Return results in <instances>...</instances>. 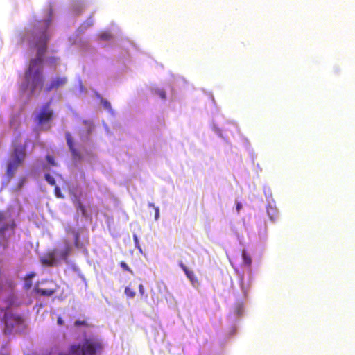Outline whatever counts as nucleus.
<instances>
[{
  "mask_svg": "<svg viewBox=\"0 0 355 355\" xmlns=\"http://www.w3.org/2000/svg\"><path fill=\"white\" fill-rule=\"evenodd\" d=\"M179 266L182 269V270H184L186 276L187 278H189L192 284L195 285L198 282L193 270H189V268H187L186 265H184L183 262H179Z\"/></svg>",
  "mask_w": 355,
  "mask_h": 355,
  "instance_id": "obj_9",
  "label": "nucleus"
},
{
  "mask_svg": "<svg viewBox=\"0 0 355 355\" xmlns=\"http://www.w3.org/2000/svg\"><path fill=\"white\" fill-rule=\"evenodd\" d=\"M125 294L128 297L132 298L135 296V291L130 287H125Z\"/></svg>",
  "mask_w": 355,
  "mask_h": 355,
  "instance_id": "obj_14",
  "label": "nucleus"
},
{
  "mask_svg": "<svg viewBox=\"0 0 355 355\" xmlns=\"http://www.w3.org/2000/svg\"><path fill=\"white\" fill-rule=\"evenodd\" d=\"M65 138L67 140V145L71 155L72 159L73 162H75V163H80V162H82L83 159V156L80 150H78L76 147V141L71 132H66Z\"/></svg>",
  "mask_w": 355,
  "mask_h": 355,
  "instance_id": "obj_6",
  "label": "nucleus"
},
{
  "mask_svg": "<svg viewBox=\"0 0 355 355\" xmlns=\"http://www.w3.org/2000/svg\"><path fill=\"white\" fill-rule=\"evenodd\" d=\"M77 207H78V209H80L83 215H85V214H86L85 207L83 205V203L80 202V201H78V202H77Z\"/></svg>",
  "mask_w": 355,
  "mask_h": 355,
  "instance_id": "obj_18",
  "label": "nucleus"
},
{
  "mask_svg": "<svg viewBox=\"0 0 355 355\" xmlns=\"http://www.w3.org/2000/svg\"><path fill=\"white\" fill-rule=\"evenodd\" d=\"M57 196H61V195L59 194V190H58V191H57Z\"/></svg>",
  "mask_w": 355,
  "mask_h": 355,
  "instance_id": "obj_28",
  "label": "nucleus"
},
{
  "mask_svg": "<svg viewBox=\"0 0 355 355\" xmlns=\"http://www.w3.org/2000/svg\"><path fill=\"white\" fill-rule=\"evenodd\" d=\"M67 83V77L56 76L50 80V82L44 87V92L49 93L52 90H58L60 87L66 85Z\"/></svg>",
  "mask_w": 355,
  "mask_h": 355,
  "instance_id": "obj_7",
  "label": "nucleus"
},
{
  "mask_svg": "<svg viewBox=\"0 0 355 355\" xmlns=\"http://www.w3.org/2000/svg\"><path fill=\"white\" fill-rule=\"evenodd\" d=\"M55 190L58 192V191L59 190V188L58 187H55Z\"/></svg>",
  "mask_w": 355,
  "mask_h": 355,
  "instance_id": "obj_29",
  "label": "nucleus"
},
{
  "mask_svg": "<svg viewBox=\"0 0 355 355\" xmlns=\"http://www.w3.org/2000/svg\"><path fill=\"white\" fill-rule=\"evenodd\" d=\"M155 218L158 219V218L159 217V207H155Z\"/></svg>",
  "mask_w": 355,
  "mask_h": 355,
  "instance_id": "obj_23",
  "label": "nucleus"
},
{
  "mask_svg": "<svg viewBox=\"0 0 355 355\" xmlns=\"http://www.w3.org/2000/svg\"><path fill=\"white\" fill-rule=\"evenodd\" d=\"M3 220L4 223L1 225V248H7L9 246L10 238L15 235L16 225L13 218L6 220L5 217L1 215V223Z\"/></svg>",
  "mask_w": 355,
  "mask_h": 355,
  "instance_id": "obj_4",
  "label": "nucleus"
},
{
  "mask_svg": "<svg viewBox=\"0 0 355 355\" xmlns=\"http://www.w3.org/2000/svg\"><path fill=\"white\" fill-rule=\"evenodd\" d=\"M242 207V205L241 202H238L237 205H236V211H240V209H241Z\"/></svg>",
  "mask_w": 355,
  "mask_h": 355,
  "instance_id": "obj_26",
  "label": "nucleus"
},
{
  "mask_svg": "<svg viewBox=\"0 0 355 355\" xmlns=\"http://www.w3.org/2000/svg\"><path fill=\"white\" fill-rule=\"evenodd\" d=\"M242 257L244 264L248 266V267H250L252 264V258L250 255L248 254V253H247L246 251H243Z\"/></svg>",
  "mask_w": 355,
  "mask_h": 355,
  "instance_id": "obj_12",
  "label": "nucleus"
},
{
  "mask_svg": "<svg viewBox=\"0 0 355 355\" xmlns=\"http://www.w3.org/2000/svg\"><path fill=\"white\" fill-rule=\"evenodd\" d=\"M36 293L43 296H51L56 292V289H44V288L37 287L35 288Z\"/></svg>",
  "mask_w": 355,
  "mask_h": 355,
  "instance_id": "obj_10",
  "label": "nucleus"
},
{
  "mask_svg": "<svg viewBox=\"0 0 355 355\" xmlns=\"http://www.w3.org/2000/svg\"><path fill=\"white\" fill-rule=\"evenodd\" d=\"M120 266H121V268H123L124 270H127L129 272H130L132 275H133V270H132L131 268H129L127 263L124 262V261H121V262H120Z\"/></svg>",
  "mask_w": 355,
  "mask_h": 355,
  "instance_id": "obj_16",
  "label": "nucleus"
},
{
  "mask_svg": "<svg viewBox=\"0 0 355 355\" xmlns=\"http://www.w3.org/2000/svg\"><path fill=\"white\" fill-rule=\"evenodd\" d=\"M74 324L76 327H80V325H83V327H90L91 325L85 318H83V320H76Z\"/></svg>",
  "mask_w": 355,
  "mask_h": 355,
  "instance_id": "obj_13",
  "label": "nucleus"
},
{
  "mask_svg": "<svg viewBox=\"0 0 355 355\" xmlns=\"http://www.w3.org/2000/svg\"><path fill=\"white\" fill-rule=\"evenodd\" d=\"M51 24V19H42L35 23L31 31L27 33L24 39L37 48V58L30 61L25 72L26 81L31 86V92L44 88L45 77L42 69V56L47 49V42L50 38L47 30Z\"/></svg>",
  "mask_w": 355,
  "mask_h": 355,
  "instance_id": "obj_1",
  "label": "nucleus"
},
{
  "mask_svg": "<svg viewBox=\"0 0 355 355\" xmlns=\"http://www.w3.org/2000/svg\"><path fill=\"white\" fill-rule=\"evenodd\" d=\"M19 321V318H16L15 315L8 314V313H6L3 319V322L4 324V334H10L13 328H15V324H17V323H18Z\"/></svg>",
  "mask_w": 355,
  "mask_h": 355,
  "instance_id": "obj_8",
  "label": "nucleus"
},
{
  "mask_svg": "<svg viewBox=\"0 0 355 355\" xmlns=\"http://www.w3.org/2000/svg\"><path fill=\"white\" fill-rule=\"evenodd\" d=\"M155 94L158 95L161 98H166V94L165 90L163 89H156L155 90Z\"/></svg>",
  "mask_w": 355,
  "mask_h": 355,
  "instance_id": "obj_17",
  "label": "nucleus"
},
{
  "mask_svg": "<svg viewBox=\"0 0 355 355\" xmlns=\"http://www.w3.org/2000/svg\"><path fill=\"white\" fill-rule=\"evenodd\" d=\"M79 244V235L78 234H75V245L78 246Z\"/></svg>",
  "mask_w": 355,
  "mask_h": 355,
  "instance_id": "obj_24",
  "label": "nucleus"
},
{
  "mask_svg": "<svg viewBox=\"0 0 355 355\" xmlns=\"http://www.w3.org/2000/svg\"><path fill=\"white\" fill-rule=\"evenodd\" d=\"M97 97L100 99V101H101V104L103 105V107L105 110H107L109 112H112V105H111L110 102L108 101V100L103 99V98L101 97V94H97Z\"/></svg>",
  "mask_w": 355,
  "mask_h": 355,
  "instance_id": "obj_11",
  "label": "nucleus"
},
{
  "mask_svg": "<svg viewBox=\"0 0 355 355\" xmlns=\"http://www.w3.org/2000/svg\"><path fill=\"white\" fill-rule=\"evenodd\" d=\"M100 37L101 39L107 40V39L111 38V35L110 34V33H103V34H101Z\"/></svg>",
  "mask_w": 355,
  "mask_h": 355,
  "instance_id": "obj_21",
  "label": "nucleus"
},
{
  "mask_svg": "<svg viewBox=\"0 0 355 355\" xmlns=\"http://www.w3.org/2000/svg\"><path fill=\"white\" fill-rule=\"evenodd\" d=\"M133 238L135 246H137L139 248V250H141V248L139 246V241L137 234H134Z\"/></svg>",
  "mask_w": 355,
  "mask_h": 355,
  "instance_id": "obj_20",
  "label": "nucleus"
},
{
  "mask_svg": "<svg viewBox=\"0 0 355 355\" xmlns=\"http://www.w3.org/2000/svg\"><path fill=\"white\" fill-rule=\"evenodd\" d=\"M45 179H46V182H49L50 184H51V185L56 184V181H55V178H53V176H52V175L46 174Z\"/></svg>",
  "mask_w": 355,
  "mask_h": 355,
  "instance_id": "obj_15",
  "label": "nucleus"
},
{
  "mask_svg": "<svg viewBox=\"0 0 355 355\" xmlns=\"http://www.w3.org/2000/svg\"><path fill=\"white\" fill-rule=\"evenodd\" d=\"M58 323L59 324H63V320H62V318H58Z\"/></svg>",
  "mask_w": 355,
  "mask_h": 355,
  "instance_id": "obj_27",
  "label": "nucleus"
},
{
  "mask_svg": "<svg viewBox=\"0 0 355 355\" xmlns=\"http://www.w3.org/2000/svg\"><path fill=\"white\" fill-rule=\"evenodd\" d=\"M139 291L141 295H144L145 290H144V287L142 284H139Z\"/></svg>",
  "mask_w": 355,
  "mask_h": 355,
  "instance_id": "obj_22",
  "label": "nucleus"
},
{
  "mask_svg": "<svg viewBox=\"0 0 355 355\" xmlns=\"http://www.w3.org/2000/svg\"><path fill=\"white\" fill-rule=\"evenodd\" d=\"M51 102H46L35 116V121L38 125L49 123L53 118V110L50 108Z\"/></svg>",
  "mask_w": 355,
  "mask_h": 355,
  "instance_id": "obj_5",
  "label": "nucleus"
},
{
  "mask_svg": "<svg viewBox=\"0 0 355 355\" xmlns=\"http://www.w3.org/2000/svg\"><path fill=\"white\" fill-rule=\"evenodd\" d=\"M26 157V146H16L10 157L6 162V178L8 183L15 175L16 171L19 166L23 165Z\"/></svg>",
  "mask_w": 355,
  "mask_h": 355,
  "instance_id": "obj_3",
  "label": "nucleus"
},
{
  "mask_svg": "<svg viewBox=\"0 0 355 355\" xmlns=\"http://www.w3.org/2000/svg\"><path fill=\"white\" fill-rule=\"evenodd\" d=\"M56 60H58V58H55V57L49 58V61L51 63H55Z\"/></svg>",
  "mask_w": 355,
  "mask_h": 355,
  "instance_id": "obj_25",
  "label": "nucleus"
},
{
  "mask_svg": "<svg viewBox=\"0 0 355 355\" xmlns=\"http://www.w3.org/2000/svg\"><path fill=\"white\" fill-rule=\"evenodd\" d=\"M46 160L48 162V163L50 164V165H56V162L53 158V157H52V155H46Z\"/></svg>",
  "mask_w": 355,
  "mask_h": 355,
  "instance_id": "obj_19",
  "label": "nucleus"
},
{
  "mask_svg": "<svg viewBox=\"0 0 355 355\" xmlns=\"http://www.w3.org/2000/svg\"><path fill=\"white\" fill-rule=\"evenodd\" d=\"M149 205L150 206H153V207H154V205H153V203H150Z\"/></svg>",
  "mask_w": 355,
  "mask_h": 355,
  "instance_id": "obj_30",
  "label": "nucleus"
},
{
  "mask_svg": "<svg viewBox=\"0 0 355 355\" xmlns=\"http://www.w3.org/2000/svg\"><path fill=\"white\" fill-rule=\"evenodd\" d=\"M103 350L102 340L95 336L84 338L83 344L71 345L68 353L59 355H100Z\"/></svg>",
  "mask_w": 355,
  "mask_h": 355,
  "instance_id": "obj_2",
  "label": "nucleus"
}]
</instances>
